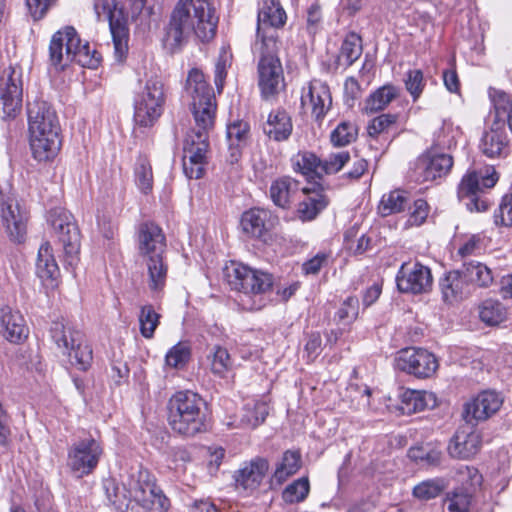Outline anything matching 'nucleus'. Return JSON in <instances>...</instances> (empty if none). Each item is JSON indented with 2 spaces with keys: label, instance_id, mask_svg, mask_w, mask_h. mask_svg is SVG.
<instances>
[{
  "label": "nucleus",
  "instance_id": "1",
  "mask_svg": "<svg viewBox=\"0 0 512 512\" xmlns=\"http://www.w3.org/2000/svg\"><path fill=\"white\" fill-rule=\"evenodd\" d=\"M185 92L191 99V109L197 129L189 132L184 141L183 169L190 179L203 176L207 164L208 132L214 125L215 96L202 71L190 70Z\"/></svg>",
  "mask_w": 512,
  "mask_h": 512
},
{
  "label": "nucleus",
  "instance_id": "2",
  "mask_svg": "<svg viewBox=\"0 0 512 512\" xmlns=\"http://www.w3.org/2000/svg\"><path fill=\"white\" fill-rule=\"evenodd\" d=\"M217 23L215 10L207 0H178L165 28L164 44L174 50L191 35L209 41L215 36Z\"/></svg>",
  "mask_w": 512,
  "mask_h": 512
},
{
  "label": "nucleus",
  "instance_id": "3",
  "mask_svg": "<svg viewBox=\"0 0 512 512\" xmlns=\"http://www.w3.org/2000/svg\"><path fill=\"white\" fill-rule=\"evenodd\" d=\"M29 143L33 157L46 162L60 150V123L56 111L45 101L28 104Z\"/></svg>",
  "mask_w": 512,
  "mask_h": 512
},
{
  "label": "nucleus",
  "instance_id": "4",
  "mask_svg": "<svg viewBox=\"0 0 512 512\" xmlns=\"http://www.w3.org/2000/svg\"><path fill=\"white\" fill-rule=\"evenodd\" d=\"M169 424L173 431L194 436L204 428L202 399L191 391H179L169 401Z\"/></svg>",
  "mask_w": 512,
  "mask_h": 512
},
{
  "label": "nucleus",
  "instance_id": "5",
  "mask_svg": "<svg viewBox=\"0 0 512 512\" xmlns=\"http://www.w3.org/2000/svg\"><path fill=\"white\" fill-rule=\"evenodd\" d=\"M48 221L56 241L62 247L65 261L73 265L80 250V232L73 215L58 207L50 211Z\"/></svg>",
  "mask_w": 512,
  "mask_h": 512
},
{
  "label": "nucleus",
  "instance_id": "6",
  "mask_svg": "<svg viewBox=\"0 0 512 512\" xmlns=\"http://www.w3.org/2000/svg\"><path fill=\"white\" fill-rule=\"evenodd\" d=\"M165 95L163 84L150 79L134 99V121L142 127L152 126L163 112Z\"/></svg>",
  "mask_w": 512,
  "mask_h": 512
},
{
  "label": "nucleus",
  "instance_id": "7",
  "mask_svg": "<svg viewBox=\"0 0 512 512\" xmlns=\"http://www.w3.org/2000/svg\"><path fill=\"white\" fill-rule=\"evenodd\" d=\"M129 494L131 499L148 512H167L170 507L169 499L147 470H140L131 478Z\"/></svg>",
  "mask_w": 512,
  "mask_h": 512
},
{
  "label": "nucleus",
  "instance_id": "8",
  "mask_svg": "<svg viewBox=\"0 0 512 512\" xmlns=\"http://www.w3.org/2000/svg\"><path fill=\"white\" fill-rule=\"evenodd\" d=\"M225 277L231 289L245 295H260L272 286V276L242 263L232 262L225 268Z\"/></svg>",
  "mask_w": 512,
  "mask_h": 512
},
{
  "label": "nucleus",
  "instance_id": "9",
  "mask_svg": "<svg viewBox=\"0 0 512 512\" xmlns=\"http://www.w3.org/2000/svg\"><path fill=\"white\" fill-rule=\"evenodd\" d=\"M94 11L98 20L107 19L112 34L115 57L122 61L128 51L129 31L126 19L116 7L115 0H95Z\"/></svg>",
  "mask_w": 512,
  "mask_h": 512
},
{
  "label": "nucleus",
  "instance_id": "10",
  "mask_svg": "<svg viewBox=\"0 0 512 512\" xmlns=\"http://www.w3.org/2000/svg\"><path fill=\"white\" fill-rule=\"evenodd\" d=\"M287 16L278 0L265 1L258 12L257 48L273 50L277 48L276 30L286 22Z\"/></svg>",
  "mask_w": 512,
  "mask_h": 512
},
{
  "label": "nucleus",
  "instance_id": "11",
  "mask_svg": "<svg viewBox=\"0 0 512 512\" xmlns=\"http://www.w3.org/2000/svg\"><path fill=\"white\" fill-rule=\"evenodd\" d=\"M499 177L493 167H488L485 173L468 171L461 179L458 186V197L468 198L466 204L470 211L483 212L488 208V202L478 196L483 189L492 188Z\"/></svg>",
  "mask_w": 512,
  "mask_h": 512
},
{
  "label": "nucleus",
  "instance_id": "12",
  "mask_svg": "<svg viewBox=\"0 0 512 512\" xmlns=\"http://www.w3.org/2000/svg\"><path fill=\"white\" fill-rule=\"evenodd\" d=\"M102 453L100 443L94 438L79 440L68 450L67 465L77 477H83L97 467Z\"/></svg>",
  "mask_w": 512,
  "mask_h": 512
},
{
  "label": "nucleus",
  "instance_id": "13",
  "mask_svg": "<svg viewBox=\"0 0 512 512\" xmlns=\"http://www.w3.org/2000/svg\"><path fill=\"white\" fill-rule=\"evenodd\" d=\"M396 367L417 378H429L438 369L436 357L422 348H405L398 352L395 358Z\"/></svg>",
  "mask_w": 512,
  "mask_h": 512
},
{
  "label": "nucleus",
  "instance_id": "14",
  "mask_svg": "<svg viewBox=\"0 0 512 512\" xmlns=\"http://www.w3.org/2000/svg\"><path fill=\"white\" fill-rule=\"evenodd\" d=\"M254 51L260 55L258 64L259 86L262 93L266 96L278 92L283 83V70L278 57L277 48L268 50L253 47Z\"/></svg>",
  "mask_w": 512,
  "mask_h": 512
},
{
  "label": "nucleus",
  "instance_id": "15",
  "mask_svg": "<svg viewBox=\"0 0 512 512\" xmlns=\"http://www.w3.org/2000/svg\"><path fill=\"white\" fill-rule=\"evenodd\" d=\"M21 69L8 67L0 76V102L6 117H15L22 108Z\"/></svg>",
  "mask_w": 512,
  "mask_h": 512
},
{
  "label": "nucleus",
  "instance_id": "16",
  "mask_svg": "<svg viewBox=\"0 0 512 512\" xmlns=\"http://www.w3.org/2000/svg\"><path fill=\"white\" fill-rule=\"evenodd\" d=\"M432 274L428 267L416 263H403L397 273L396 283L399 291L422 294L432 287Z\"/></svg>",
  "mask_w": 512,
  "mask_h": 512
},
{
  "label": "nucleus",
  "instance_id": "17",
  "mask_svg": "<svg viewBox=\"0 0 512 512\" xmlns=\"http://www.w3.org/2000/svg\"><path fill=\"white\" fill-rule=\"evenodd\" d=\"M0 216L8 236L15 242L24 239L27 228V211L14 196H2L0 200Z\"/></svg>",
  "mask_w": 512,
  "mask_h": 512
},
{
  "label": "nucleus",
  "instance_id": "18",
  "mask_svg": "<svg viewBox=\"0 0 512 512\" xmlns=\"http://www.w3.org/2000/svg\"><path fill=\"white\" fill-rule=\"evenodd\" d=\"M502 404L503 398L499 393L485 390L465 403L463 417L467 423L477 424L494 415Z\"/></svg>",
  "mask_w": 512,
  "mask_h": 512
},
{
  "label": "nucleus",
  "instance_id": "19",
  "mask_svg": "<svg viewBox=\"0 0 512 512\" xmlns=\"http://www.w3.org/2000/svg\"><path fill=\"white\" fill-rule=\"evenodd\" d=\"M301 105L311 111L316 121H321L332 107V96L329 86L318 79H313L301 94Z\"/></svg>",
  "mask_w": 512,
  "mask_h": 512
},
{
  "label": "nucleus",
  "instance_id": "20",
  "mask_svg": "<svg viewBox=\"0 0 512 512\" xmlns=\"http://www.w3.org/2000/svg\"><path fill=\"white\" fill-rule=\"evenodd\" d=\"M78 45L76 30L67 26L55 32L49 45L50 63L57 70H62L71 63L72 53Z\"/></svg>",
  "mask_w": 512,
  "mask_h": 512
},
{
  "label": "nucleus",
  "instance_id": "21",
  "mask_svg": "<svg viewBox=\"0 0 512 512\" xmlns=\"http://www.w3.org/2000/svg\"><path fill=\"white\" fill-rule=\"evenodd\" d=\"M452 156L429 151L416 162L415 172L421 182H433L446 177L453 167Z\"/></svg>",
  "mask_w": 512,
  "mask_h": 512
},
{
  "label": "nucleus",
  "instance_id": "22",
  "mask_svg": "<svg viewBox=\"0 0 512 512\" xmlns=\"http://www.w3.org/2000/svg\"><path fill=\"white\" fill-rule=\"evenodd\" d=\"M138 249L142 258L164 255L166 239L162 229L152 222L141 224L138 230Z\"/></svg>",
  "mask_w": 512,
  "mask_h": 512
},
{
  "label": "nucleus",
  "instance_id": "23",
  "mask_svg": "<svg viewBox=\"0 0 512 512\" xmlns=\"http://www.w3.org/2000/svg\"><path fill=\"white\" fill-rule=\"evenodd\" d=\"M466 276L459 270H452L439 279L442 301L454 305L463 301L469 294Z\"/></svg>",
  "mask_w": 512,
  "mask_h": 512
},
{
  "label": "nucleus",
  "instance_id": "24",
  "mask_svg": "<svg viewBox=\"0 0 512 512\" xmlns=\"http://www.w3.org/2000/svg\"><path fill=\"white\" fill-rule=\"evenodd\" d=\"M480 151L488 158L506 156L508 153V139L503 132V125L494 117L490 129L484 132L480 144Z\"/></svg>",
  "mask_w": 512,
  "mask_h": 512
},
{
  "label": "nucleus",
  "instance_id": "25",
  "mask_svg": "<svg viewBox=\"0 0 512 512\" xmlns=\"http://www.w3.org/2000/svg\"><path fill=\"white\" fill-rule=\"evenodd\" d=\"M268 471V462L257 458L246 463L237 471L235 481L238 488L248 492L256 490Z\"/></svg>",
  "mask_w": 512,
  "mask_h": 512
},
{
  "label": "nucleus",
  "instance_id": "26",
  "mask_svg": "<svg viewBox=\"0 0 512 512\" xmlns=\"http://www.w3.org/2000/svg\"><path fill=\"white\" fill-rule=\"evenodd\" d=\"M481 437L475 431L458 430L451 439L448 452L454 458L469 459L480 450Z\"/></svg>",
  "mask_w": 512,
  "mask_h": 512
},
{
  "label": "nucleus",
  "instance_id": "27",
  "mask_svg": "<svg viewBox=\"0 0 512 512\" xmlns=\"http://www.w3.org/2000/svg\"><path fill=\"white\" fill-rule=\"evenodd\" d=\"M0 333L10 342H19L28 335L23 316L10 307L0 308Z\"/></svg>",
  "mask_w": 512,
  "mask_h": 512
},
{
  "label": "nucleus",
  "instance_id": "28",
  "mask_svg": "<svg viewBox=\"0 0 512 512\" xmlns=\"http://www.w3.org/2000/svg\"><path fill=\"white\" fill-rule=\"evenodd\" d=\"M51 338L63 355H71V350L83 335L65 320L54 321L50 328Z\"/></svg>",
  "mask_w": 512,
  "mask_h": 512
},
{
  "label": "nucleus",
  "instance_id": "29",
  "mask_svg": "<svg viewBox=\"0 0 512 512\" xmlns=\"http://www.w3.org/2000/svg\"><path fill=\"white\" fill-rule=\"evenodd\" d=\"M302 193L305 199L298 205V217L302 221H311L327 206L328 199L320 187H304Z\"/></svg>",
  "mask_w": 512,
  "mask_h": 512
},
{
  "label": "nucleus",
  "instance_id": "30",
  "mask_svg": "<svg viewBox=\"0 0 512 512\" xmlns=\"http://www.w3.org/2000/svg\"><path fill=\"white\" fill-rule=\"evenodd\" d=\"M401 410L406 414L422 412L437 405V397L433 392L407 389L402 392Z\"/></svg>",
  "mask_w": 512,
  "mask_h": 512
},
{
  "label": "nucleus",
  "instance_id": "31",
  "mask_svg": "<svg viewBox=\"0 0 512 512\" xmlns=\"http://www.w3.org/2000/svg\"><path fill=\"white\" fill-rule=\"evenodd\" d=\"M293 130L291 117L284 110L272 111L263 126L264 133L275 141H284L289 138Z\"/></svg>",
  "mask_w": 512,
  "mask_h": 512
},
{
  "label": "nucleus",
  "instance_id": "32",
  "mask_svg": "<svg viewBox=\"0 0 512 512\" xmlns=\"http://www.w3.org/2000/svg\"><path fill=\"white\" fill-rule=\"evenodd\" d=\"M143 262L146 267L149 289L154 293L162 291L166 284L168 273V264L165 262L163 255L143 258Z\"/></svg>",
  "mask_w": 512,
  "mask_h": 512
},
{
  "label": "nucleus",
  "instance_id": "33",
  "mask_svg": "<svg viewBox=\"0 0 512 512\" xmlns=\"http://www.w3.org/2000/svg\"><path fill=\"white\" fill-rule=\"evenodd\" d=\"M268 218V211L259 208L250 209L244 212L241 217V228L247 235L260 238L268 230Z\"/></svg>",
  "mask_w": 512,
  "mask_h": 512
},
{
  "label": "nucleus",
  "instance_id": "34",
  "mask_svg": "<svg viewBox=\"0 0 512 512\" xmlns=\"http://www.w3.org/2000/svg\"><path fill=\"white\" fill-rule=\"evenodd\" d=\"M36 271L43 280H54L59 275V267L53 253V248L48 241L43 242L39 247Z\"/></svg>",
  "mask_w": 512,
  "mask_h": 512
},
{
  "label": "nucleus",
  "instance_id": "35",
  "mask_svg": "<svg viewBox=\"0 0 512 512\" xmlns=\"http://www.w3.org/2000/svg\"><path fill=\"white\" fill-rule=\"evenodd\" d=\"M298 181L283 177L271 184L270 196L275 205L287 208L290 205L292 196L298 191Z\"/></svg>",
  "mask_w": 512,
  "mask_h": 512
},
{
  "label": "nucleus",
  "instance_id": "36",
  "mask_svg": "<svg viewBox=\"0 0 512 512\" xmlns=\"http://www.w3.org/2000/svg\"><path fill=\"white\" fill-rule=\"evenodd\" d=\"M480 320L487 326H497L507 320L508 310L500 301L487 299L478 308Z\"/></svg>",
  "mask_w": 512,
  "mask_h": 512
},
{
  "label": "nucleus",
  "instance_id": "37",
  "mask_svg": "<svg viewBox=\"0 0 512 512\" xmlns=\"http://www.w3.org/2000/svg\"><path fill=\"white\" fill-rule=\"evenodd\" d=\"M292 162L294 170L304 175L307 179H313L323 175L322 162L313 153H298L292 159Z\"/></svg>",
  "mask_w": 512,
  "mask_h": 512
},
{
  "label": "nucleus",
  "instance_id": "38",
  "mask_svg": "<svg viewBox=\"0 0 512 512\" xmlns=\"http://www.w3.org/2000/svg\"><path fill=\"white\" fill-rule=\"evenodd\" d=\"M398 95V88L387 84L378 88L365 101L364 110L373 113L385 109Z\"/></svg>",
  "mask_w": 512,
  "mask_h": 512
},
{
  "label": "nucleus",
  "instance_id": "39",
  "mask_svg": "<svg viewBox=\"0 0 512 512\" xmlns=\"http://www.w3.org/2000/svg\"><path fill=\"white\" fill-rule=\"evenodd\" d=\"M409 201L408 193L394 190L384 194L379 204V211L383 216L399 213L404 210Z\"/></svg>",
  "mask_w": 512,
  "mask_h": 512
},
{
  "label": "nucleus",
  "instance_id": "40",
  "mask_svg": "<svg viewBox=\"0 0 512 512\" xmlns=\"http://www.w3.org/2000/svg\"><path fill=\"white\" fill-rule=\"evenodd\" d=\"M444 506L447 512H475L471 493L458 489L446 495Z\"/></svg>",
  "mask_w": 512,
  "mask_h": 512
},
{
  "label": "nucleus",
  "instance_id": "41",
  "mask_svg": "<svg viewBox=\"0 0 512 512\" xmlns=\"http://www.w3.org/2000/svg\"><path fill=\"white\" fill-rule=\"evenodd\" d=\"M268 412L269 408L265 401L257 400L248 402L245 405L241 422L247 427L255 428L264 422Z\"/></svg>",
  "mask_w": 512,
  "mask_h": 512
},
{
  "label": "nucleus",
  "instance_id": "42",
  "mask_svg": "<svg viewBox=\"0 0 512 512\" xmlns=\"http://www.w3.org/2000/svg\"><path fill=\"white\" fill-rule=\"evenodd\" d=\"M408 457L421 465H437L441 460V452L430 444L415 445L408 450Z\"/></svg>",
  "mask_w": 512,
  "mask_h": 512
},
{
  "label": "nucleus",
  "instance_id": "43",
  "mask_svg": "<svg viewBox=\"0 0 512 512\" xmlns=\"http://www.w3.org/2000/svg\"><path fill=\"white\" fill-rule=\"evenodd\" d=\"M362 54L361 38L356 33H349L342 42L339 61H344L345 65H352Z\"/></svg>",
  "mask_w": 512,
  "mask_h": 512
},
{
  "label": "nucleus",
  "instance_id": "44",
  "mask_svg": "<svg viewBox=\"0 0 512 512\" xmlns=\"http://www.w3.org/2000/svg\"><path fill=\"white\" fill-rule=\"evenodd\" d=\"M75 48L71 55V62H76L82 67L91 69H95L99 66L101 57L94 48L90 47L88 42L81 44V40L78 37V45Z\"/></svg>",
  "mask_w": 512,
  "mask_h": 512
},
{
  "label": "nucleus",
  "instance_id": "45",
  "mask_svg": "<svg viewBox=\"0 0 512 512\" xmlns=\"http://www.w3.org/2000/svg\"><path fill=\"white\" fill-rule=\"evenodd\" d=\"M211 372L219 377H224L232 367V361L227 349L214 346L208 355Z\"/></svg>",
  "mask_w": 512,
  "mask_h": 512
},
{
  "label": "nucleus",
  "instance_id": "46",
  "mask_svg": "<svg viewBox=\"0 0 512 512\" xmlns=\"http://www.w3.org/2000/svg\"><path fill=\"white\" fill-rule=\"evenodd\" d=\"M134 177L137 187L141 192L147 194L152 190L153 187V172L149 160L140 156L134 167Z\"/></svg>",
  "mask_w": 512,
  "mask_h": 512
},
{
  "label": "nucleus",
  "instance_id": "47",
  "mask_svg": "<svg viewBox=\"0 0 512 512\" xmlns=\"http://www.w3.org/2000/svg\"><path fill=\"white\" fill-rule=\"evenodd\" d=\"M463 274L466 276L467 283L475 282L479 287L490 286L494 279L491 269L479 262L467 264Z\"/></svg>",
  "mask_w": 512,
  "mask_h": 512
},
{
  "label": "nucleus",
  "instance_id": "48",
  "mask_svg": "<svg viewBox=\"0 0 512 512\" xmlns=\"http://www.w3.org/2000/svg\"><path fill=\"white\" fill-rule=\"evenodd\" d=\"M300 466V454L294 451H286L283 455L282 462L274 473V478L277 482L282 483L289 476L295 474L300 469Z\"/></svg>",
  "mask_w": 512,
  "mask_h": 512
},
{
  "label": "nucleus",
  "instance_id": "49",
  "mask_svg": "<svg viewBox=\"0 0 512 512\" xmlns=\"http://www.w3.org/2000/svg\"><path fill=\"white\" fill-rule=\"evenodd\" d=\"M67 356L69 357L71 365L75 366L79 370L85 371L92 363V348L84 338H82L76 343L75 348L71 350V355Z\"/></svg>",
  "mask_w": 512,
  "mask_h": 512
},
{
  "label": "nucleus",
  "instance_id": "50",
  "mask_svg": "<svg viewBox=\"0 0 512 512\" xmlns=\"http://www.w3.org/2000/svg\"><path fill=\"white\" fill-rule=\"evenodd\" d=\"M457 480L461 483L463 492L473 493L482 484L483 477L478 469L472 466H461L457 470Z\"/></svg>",
  "mask_w": 512,
  "mask_h": 512
},
{
  "label": "nucleus",
  "instance_id": "51",
  "mask_svg": "<svg viewBox=\"0 0 512 512\" xmlns=\"http://www.w3.org/2000/svg\"><path fill=\"white\" fill-rule=\"evenodd\" d=\"M139 325L141 335L150 339L159 325L160 315L154 310L152 305H144L139 313Z\"/></svg>",
  "mask_w": 512,
  "mask_h": 512
},
{
  "label": "nucleus",
  "instance_id": "52",
  "mask_svg": "<svg viewBox=\"0 0 512 512\" xmlns=\"http://www.w3.org/2000/svg\"><path fill=\"white\" fill-rule=\"evenodd\" d=\"M309 490L310 485L308 478L302 477L295 480L284 489L282 498L284 502L289 504L302 502L306 499Z\"/></svg>",
  "mask_w": 512,
  "mask_h": 512
},
{
  "label": "nucleus",
  "instance_id": "53",
  "mask_svg": "<svg viewBox=\"0 0 512 512\" xmlns=\"http://www.w3.org/2000/svg\"><path fill=\"white\" fill-rule=\"evenodd\" d=\"M190 356V346L186 342H179L166 353L165 363L171 368H182L186 365Z\"/></svg>",
  "mask_w": 512,
  "mask_h": 512
},
{
  "label": "nucleus",
  "instance_id": "54",
  "mask_svg": "<svg viewBox=\"0 0 512 512\" xmlns=\"http://www.w3.org/2000/svg\"><path fill=\"white\" fill-rule=\"evenodd\" d=\"M461 135L459 127L451 121H444L439 132L435 136V146L440 149H450L456 145L457 138Z\"/></svg>",
  "mask_w": 512,
  "mask_h": 512
},
{
  "label": "nucleus",
  "instance_id": "55",
  "mask_svg": "<svg viewBox=\"0 0 512 512\" xmlns=\"http://www.w3.org/2000/svg\"><path fill=\"white\" fill-rule=\"evenodd\" d=\"M397 120L398 116L396 114H381L369 122L367 133L372 138H378L381 134L387 133L394 128Z\"/></svg>",
  "mask_w": 512,
  "mask_h": 512
},
{
  "label": "nucleus",
  "instance_id": "56",
  "mask_svg": "<svg viewBox=\"0 0 512 512\" xmlns=\"http://www.w3.org/2000/svg\"><path fill=\"white\" fill-rule=\"evenodd\" d=\"M444 489L440 479L425 480L413 488V495L419 500H430L437 497Z\"/></svg>",
  "mask_w": 512,
  "mask_h": 512
},
{
  "label": "nucleus",
  "instance_id": "57",
  "mask_svg": "<svg viewBox=\"0 0 512 512\" xmlns=\"http://www.w3.org/2000/svg\"><path fill=\"white\" fill-rule=\"evenodd\" d=\"M357 128L351 122H341L331 133V142L334 146H345L355 140Z\"/></svg>",
  "mask_w": 512,
  "mask_h": 512
},
{
  "label": "nucleus",
  "instance_id": "58",
  "mask_svg": "<svg viewBox=\"0 0 512 512\" xmlns=\"http://www.w3.org/2000/svg\"><path fill=\"white\" fill-rule=\"evenodd\" d=\"M493 219L497 227H512V193L502 197Z\"/></svg>",
  "mask_w": 512,
  "mask_h": 512
},
{
  "label": "nucleus",
  "instance_id": "59",
  "mask_svg": "<svg viewBox=\"0 0 512 512\" xmlns=\"http://www.w3.org/2000/svg\"><path fill=\"white\" fill-rule=\"evenodd\" d=\"M359 314V301L356 297H348L343 301L341 307L335 313V320L338 323L351 324Z\"/></svg>",
  "mask_w": 512,
  "mask_h": 512
},
{
  "label": "nucleus",
  "instance_id": "60",
  "mask_svg": "<svg viewBox=\"0 0 512 512\" xmlns=\"http://www.w3.org/2000/svg\"><path fill=\"white\" fill-rule=\"evenodd\" d=\"M495 116L503 125H507L512 134V98L506 94L499 97L495 104Z\"/></svg>",
  "mask_w": 512,
  "mask_h": 512
},
{
  "label": "nucleus",
  "instance_id": "61",
  "mask_svg": "<svg viewBox=\"0 0 512 512\" xmlns=\"http://www.w3.org/2000/svg\"><path fill=\"white\" fill-rule=\"evenodd\" d=\"M249 129L248 123L241 120L229 124L226 132L228 143L243 146L247 140Z\"/></svg>",
  "mask_w": 512,
  "mask_h": 512
},
{
  "label": "nucleus",
  "instance_id": "62",
  "mask_svg": "<svg viewBox=\"0 0 512 512\" xmlns=\"http://www.w3.org/2000/svg\"><path fill=\"white\" fill-rule=\"evenodd\" d=\"M405 87L413 100L416 101L425 87L422 71L419 69L409 70L405 79Z\"/></svg>",
  "mask_w": 512,
  "mask_h": 512
},
{
  "label": "nucleus",
  "instance_id": "63",
  "mask_svg": "<svg viewBox=\"0 0 512 512\" xmlns=\"http://www.w3.org/2000/svg\"><path fill=\"white\" fill-rule=\"evenodd\" d=\"M350 159L347 151L332 153L322 162L323 174H332L340 171L346 162Z\"/></svg>",
  "mask_w": 512,
  "mask_h": 512
},
{
  "label": "nucleus",
  "instance_id": "64",
  "mask_svg": "<svg viewBox=\"0 0 512 512\" xmlns=\"http://www.w3.org/2000/svg\"><path fill=\"white\" fill-rule=\"evenodd\" d=\"M429 213V206L424 199H417L406 222L407 227L422 225Z\"/></svg>",
  "mask_w": 512,
  "mask_h": 512
}]
</instances>
